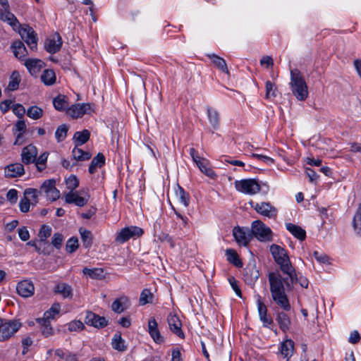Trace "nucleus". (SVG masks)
Listing matches in <instances>:
<instances>
[{
    "label": "nucleus",
    "mask_w": 361,
    "mask_h": 361,
    "mask_svg": "<svg viewBox=\"0 0 361 361\" xmlns=\"http://www.w3.org/2000/svg\"><path fill=\"white\" fill-rule=\"evenodd\" d=\"M270 252L274 261L280 266L281 271L286 275L283 277L286 288H290L295 281L297 280L295 270L292 266L289 257L285 249L281 246L273 244L270 246Z\"/></svg>",
    "instance_id": "f257e3e1"
},
{
    "label": "nucleus",
    "mask_w": 361,
    "mask_h": 361,
    "mask_svg": "<svg viewBox=\"0 0 361 361\" xmlns=\"http://www.w3.org/2000/svg\"><path fill=\"white\" fill-rule=\"evenodd\" d=\"M270 292L273 300L286 312L290 310L291 306L285 292L286 284L279 273L271 272L268 276Z\"/></svg>",
    "instance_id": "f03ea898"
},
{
    "label": "nucleus",
    "mask_w": 361,
    "mask_h": 361,
    "mask_svg": "<svg viewBox=\"0 0 361 361\" xmlns=\"http://www.w3.org/2000/svg\"><path fill=\"white\" fill-rule=\"evenodd\" d=\"M290 87L293 95L299 101H305L308 97L307 85L298 69L290 71Z\"/></svg>",
    "instance_id": "7ed1b4c3"
},
{
    "label": "nucleus",
    "mask_w": 361,
    "mask_h": 361,
    "mask_svg": "<svg viewBox=\"0 0 361 361\" xmlns=\"http://www.w3.org/2000/svg\"><path fill=\"white\" fill-rule=\"evenodd\" d=\"M251 231L252 238L255 236L259 241L269 242L272 240L271 228L260 220H256L252 223Z\"/></svg>",
    "instance_id": "20e7f679"
},
{
    "label": "nucleus",
    "mask_w": 361,
    "mask_h": 361,
    "mask_svg": "<svg viewBox=\"0 0 361 361\" xmlns=\"http://www.w3.org/2000/svg\"><path fill=\"white\" fill-rule=\"evenodd\" d=\"M20 326V322L17 320L0 319V341L8 340L18 331Z\"/></svg>",
    "instance_id": "39448f33"
},
{
    "label": "nucleus",
    "mask_w": 361,
    "mask_h": 361,
    "mask_svg": "<svg viewBox=\"0 0 361 361\" xmlns=\"http://www.w3.org/2000/svg\"><path fill=\"white\" fill-rule=\"evenodd\" d=\"M235 187L238 191L250 195H255L261 190L260 185L255 179L235 180Z\"/></svg>",
    "instance_id": "423d86ee"
},
{
    "label": "nucleus",
    "mask_w": 361,
    "mask_h": 361,
    "mask_svg": "<svg viewBox=\"0 0 361 361\" xmlns=\"http://www.w3.org/2000/svg\"><path fill=\"white\" fill-rule=\"evenodd\" d=\"M0 20L8 23L13 29L19 25L16 17L11 12L8 0H0Z\"/></svg>",
    "instance_id": "0eeeda50"
},
{
    "label": "nucleus",
    "mask_w": 361,
    "mask_h": 361,
    "mask_svg": "<svg viewBox=\"0 0 361 361\" xmlns=\"http://www.w3.org/2000/svg\"><path fill=\"white\" fill-rule=\"evenodd\" d=\"M233 235L237 243L243 246L248 245L252 239L251 229L247 227H234L233 229Z\"/></svg>",
    "instance_id": "6e6552de"
},
{
    "label": "nucleus",
    "mask_w": 361,
    "mask_h": 361,
    "mask_svg": "<svg viewBox=\"0 0 361 361\" xmlns=\"http://www.w3.org/2000/svg\"><path fill=\"white\" fill-rule=\"evenodd\" d=\"M144 233L143 230L137 226L125 227L118 233L116 240L120 243H125L133 237H140Z\"/></svg>",
    "instance_id": "1a4fd4ad"
},
{
    "label": "nucleus",
    "mask_w": 361,
    "mask_h": 361,
    "mask_svg": "<svg viewBox=\"0 0 361 361\" xmlns=\"http://www.w3.org/2000/svg\"><path fill=\"white\" fill-rule=\"evenodd\" d=\"M249 204L259 214L268 218H276L277 215V209L269 202L254 203L250 201Z\"/></svg>",
    "instance_id": "9d476101"
},
{
    "label": "nucleus",
    "mask_w": 361,
    "mask_h": 361,
    "mask_svg": "<svg viewBox=\"0 0 361 361\" xmlns=\"http://www.w3.org/2000/svg\"><path fill=\"white\" fill-rule=\"evenodd\" d=\"M92 108L89 103L76 104L67 109L66 113L73 118H78L92 112Z\"/></svg>",
    "instance_id": "9b49d317"
},
{
    "label": "nucleus",
    "mask_w": 361,
    "mask_h": 361,
    "mask_svg": "<svg viewBox=\"0 0 361 361\" xmlns=\"http://www.w3.org/2000/svg\"><path fill=\"white\" fill-rule=\"evenodd\" d=\"M22 39L26 42L31 50H35L37 46V39L33 29L29 26L19 30Z\"/></svg>",
    "instance_id": "f8f14e48"
},
{
    "label": "nucleus",
    "mask_w": 361,
    "mask_h": 361,
    "mask_svg": "<svg viewBox=\"0 0 361 361\" xmlns=\"http://www.w3.org/2000/svg\"><path fill=\"white\" fill-rule=\"evenodd\" d=\"M62 44L63 40L60 35L59 33H54L47 39L44 47L47 52L54 54L60 50Z\"/></svg>",
    "instance_id": "ddd939ff"
},
{
    "label": "nucleus",
    "mask_w": 361,
    "mask_h": 361,
    "mask_svg": "<svg viewBox=\"0 0 361 361\" xmlns=\"http://www.w3.org/2000/svg\"><path fill=\"white\" fill-rule=\"evenodd\" d=\"M25 174V169L20 163H13L4 168V176L8 178L20 177Z\"/></svg>",
    "instance_id": "4468645a"
},
{
    "label": "nucleus",
    "mask_w": 361,
    "mask_h": 361,
    "mask_svg": "<svg viewBox=\"0 0 361 361\" xmlns=\"http://www.w3.org/2000/svg\"><path fill=\"white\" fill-rule=\"evenodd\" d=\"M18 293L23 298H30L34 295L35 287L30 280L20 281L16 286Z\"/></svg>",
    "instance_id": "2eb2a0df"
},
{
    "label": "nucleus",
    "mask_w": 361,
    "mask_h": 361,
    "mask_svg": "<svg viewBox=\"0 0 361 361\" xmlns=\"http://www.w3.org/2000/svg\"><path fill=\"white\" fill-rule=\"evenodd\" d=\"M114 312L121 314L131 307V302L128 296L121 295L114 299Z\"/></svg>",
    "instance_id": "dca6fc26"
},
{
    "label": "nucleus",
    "mask_w": 361,
    "mask_h": 361,
    "mask_svg": "<svg viewBox=\"0 0 361 361\" xmlns=\"http://www.w3.org/2000/svg\"><path fill=\"white\" fill-rule=\"evenodd\" d=\"M37 149L35 146L29 145L25 147L21 152V159L23 164H30L35 161Z\"/></svg>",
    "instance_id": "f3484780"
},
{
    "label": "nucleus",
    "mask_w": 361,
    "mask_h": 361,
    "mask_svg": "<svg viewBox=\"0 0 361 361\" xmlns=\"http://www.w3.org/2000/svg\"><path fill=\"white\" fill-rule=\"evenodd\" d=\"M167 321L171 331L178 337L183 338L184 333L181 329L182 324L178 317L176 314H170L168 316Z\"/></svg>",
    "instance_id": "a211bd4d"
},
{
    "label": "nucleus",
    "mask_w": 361,
    "mask_h": 361,
    "mask_svg": "<svg viewBox=\"0 0 361 361\" xmlns=\"http://www.w3.org/2000/svg\"><path fill=\"white\" fill-rule=\"evenodd\" d=\"M85 322L87 325L96 328H102L107 324V322L104 317H100L92 312H87Z\"/></svg>",
    "instance_id": "6ab92c4d"
},
{
    "label": "nucleus",
    "mask_w": 361,
    "mask_h": 361,
    "mask_svg": "<svg viewBox=\"0 0 361 361\" xmlns=\"http://www.w3.org/2000/svg\"><path fill=\"white\" fill-rule=\"evenodd\" d=\"M148 332L155 343L164 342V338L159 332L158 324L154 317H151L148 320Z\"/></svg>",
    "instance_id": "aec40b11"
},
{
    "label": "nucleus",
    "mask_w": 361,
    "mask_h": 361,
    "mask_svg": "<svg viewBox=\"0 0 361 361\" xmlns=\"http://www.w3.org/2000/svg\"><path fill=\"white\" fill-rule=\"evenodd\" d=\"M32 75L36 76L44 66V62L37 59H26L24 63Z\"/></svg>",
    "instance_id": "412c9836"
},
{
    "label": "nucleus",
    "mask_w": 361,
    "mask_h": 361,
    "mask_svg": "<svg viewBox=\"0 0 361 361\" xmlns=\"http://www.w3.org/2000/svg\"><path fill=\"white\" fill-rule=\"evenodd\" d=\"M257 309L260 320L263 322L264 326L269 327V325L273 324V320L270 317H268L267 308L260 298L257 300Z\"/></svg>",
    "instance_id": "4be33fe9"
},
{
    "label": "nucleus",
    "mask_w": 361,
    "mask_h": 361,
    "mask_svg": "<svg viewBox=\"0 0 361 361\" xmlns=\"http://www.w3.org/2000/svg\"><path fill=\"white\" fill-rule=\"evenodd\" d=\"M54 292L61 295L63 298H72L73 295L72 287L64 282H61L56 285Z\"/></svg>",
    "instance_id": "5701e85b"
},
{
    "label": "nucleus",
    "mask_w": 361,
    "mask_h": 361,
    "mask_svg": "<svg viewBox=\"0 0 361 361\" xmlns=\"http://www.w3.org/2000/svg\"><path fill=\"white\" fill-rule=\"evenodd\" d=\"M65 201L68 204L74 203L78 207H82L87 202V200L79 196L77 192L72 191H70L65 195Z\"/></svg>",
    "instance_id": "b1692460"
},
{
    "label": "nucleus",
    "mask_w": 361,
    "mask_h": 361,
    "mask_svg": "<svg viewBox=\"0 0 361 361\" xmlns=\"http://www.w3.org/2000/svg\"><path fill=\"white\" fill-rule=\"evenodd\" d=\"M276 321L277 322L279 328L282 331L286 332L290 329L291 322L289 317L286 312H277Z\"/></svg>",
    "instance_id": "393cba45"
},
{
    "label": "nucleus",
    "mask_w": 361,
    "mask_h": 361,
    "mask_svg": "<svg viewBox=\"0 0 361 361\" xmlns=\"http://www.w3.org/2000/svg\"><path fill=\"white\" fill-rule=\"evenodd\" d=\"M11 49H13L14 56L20 60L24 59L27 54V51L24 44L19 40L15 41L12 43Z\"/></svg>",
    "instance_id": "a878e982"
},
{
    "label": "nucleus",
    "mask_w": 361,
    "mask_h": 361,
    "mask_svg": "<svg viewBox=\"0 0 361 361\" xmlns=\"http://www.w3.org/2000/svg\"><path fill=\"white\" fill-rule=\"evenodd\" d=\"M286 229L300 240H304L306 238V232L300 226L291 223L286 224Z\"/></svg>",
    "instance_id": "bb28decb"
},
{
    "label": "nucleus",
    "mask_w": 361,
    "mask_h": 361,
    "mask_svg": "<svg viewBox=\"0 0 361 361\" xmlns=\"http://www.w3.org/2000/svg\"><path fill=\"white\" fill-rule=\"evenodd\" d=\"M207 56L212 60L214 65L218 69H219L223 73H226L227 75L230 74L228 67H227L226 62L223 58H221L214 54H207Z\"/></svg>",
    "instance_id": "cd10ccee"
},
{
    "label": "nucleus",
    "mask_w": 361,
    "mask_h": 361,
    "mask_svg": "<svg viewBox=\"0 0 361 361\" xmlns=\"http://www.w3.org/2000/svg\"><path fill=\"white\" fill-rule=\"evenodd\" d=\"M105 164V157L103 154L98 153L96 157H94L91 164L89 166V172L91 174H93L96 172L98 168H101Z\"/></svg>",
    "instance_id": "c85d7f7f"
},
{
    "label": "nucleus",
    "mask_w": 361,
    "mask_h": 361,
    "mask_svg": "<svg viewBox=\"0 0 361 361\" xmlns=\"http://www.w3.org/2000/svg\"><path fill=\"white\" fill-rule=\"evenodd\" d=\"M54 108L59 111L67 110L68 106V98L65 95L59 94L53 99Z\"/></svg>",
    "instance_id": "c756f323"
},
{
    "label": "nucleus",
    "mask_w": 361,
    "mask_h": 361,
    "mask_svg": "<svg viewBox=\"0 0 361 361\" xmlns=\"http://www.w3.org/2000/svg\"><path fill=\"white\" fill-rule=\"evenodd\" d=\"M259 276L258 270L254 266H247L245 269V280L248 283H252L257 280Z\"/></svg>",
    "instance_id": "7c9ffc66"
},
{
    "label": "nucleus",
    "mask_w": 361,
    "mask_h": 361,
    "mask_svg": "<svg viewBox=\"0 0 361 361\" xmlns=\"http://www.w3.org/2000/svg\"><path fill=\"white\" fill-rule=\"evenodd\" d=\"M294 349V343L291 340H286L281 345L280 353L283 358H288L291 356Z\"/></svg>",
    "instance_id": "2f4dec72"
},
{
    "label": "nucleus",
    "mask_w": 361,
    "mask_h": 361,
    "mask_svg": "<svg viewBox=\"0 0 361 361\" xmlns=\"http://www.w3.org/2000/svg\"><path fill=\"white\" fill-rule=\"evenodd\" d=\"M82 273L92 279H101L105 276L104 271L101 268L89 269L85 267L82 269Z\"/></svg>",
    "instance_id": "473e14b6"
},
{
    "label": "nucleus",
    "mask_w": 361,
    "mask_h": 361,
    "mask_svg": "<svg viewBox=\"0 0 361 361\" xmlns=\"http://www.w3.org/2000/svg\"><path fill=\"white\" fill-rule=\"evenodd\" d=\"M56 74L51 69H46L41 75V80L45 85H52L56 82Z\"/></svg>",
    "instance_id": "72a5a7b5"
},
{
    "label": "nucleus",
    "mask_w": 361,
    "mask_h": 361,
    "mask_svg": "<svg viewBox=\"0 0 361 361\" xmlns=\"http://www.w3.org/2000/svg\"><path fill=\"white\" fill-rule=\"evenodd\" d=\"M90 133L87 130H83L82 131H78L75 133L73 140L76 147L85 144L90 139Z\"/></svg>",
    "instance_id": "f704fd0d"
},
{
    "label": "nucleus",
    "mask_w": 361,
    "mask_h": 361,
    "mask_svg": "<svg viewBox=\"0 0 361 361\" xmlns=\"http://www.w3.org/2000/svg\"><path fill=\"white\" fill-rule=\"evenodd\" d=\"M226 255L227 257V260L230 263H232L237 267H241L243 266V262L239 259L238 255L235 250L227 249L226 250Z\"/></svg>",
    "instance_id": "c9c22d12"
},
{
    "label": "nucleus",
    "mask_w": 361,
    "mask_h": 361,
    "mask_svg": "<svg viewBox=\"0 0 361 361\" xmlns=\"http://www.w3.org/2000/svg\"><path fill=\"white\" fill-rule=\"evenodd\" d=\"M72 155L75 161H85L91 158V154L90 152H84L76 146L72 150Z\"/></svg>",
    "instance_id": "e433bc0d"
},
{
    "label": "nucleus",
    "mask_w": 361,
    "mask_h": 361,
    "mask_svg": "<svg viewBox=\"0 0 361 361\" xmlns=\"http://www.w3.org/2000/svg\"><path fill=\"white\" fill-rule=\"evenodd\" d=\"M176 195L177 198H178L180 202L182 203L185 207H187L189 205V195L179 185H177V189L176 190Z\"/></svg>",
    "instance_id": "4c0bfd02"
},
{
    "label": "nucleus",
    "mask_w": 361,
    "mask_h": 361,
    "mask_svg": "<svg viewBox=\"0 0 361 361\" xmlns=\"http://www.w3.org/2000/svg\"><path fill=\"white\" fill-rule=\"evenodd\" d=\"M200 170L204 173L205 175L210 178H214L216 176L214 171L207 166V161L204 159H198V161L196 162Z\"/></svg>",
    "instance_id": "58836bf2"
},
{
    "label": "nucleus",
    "mask_w": 361,
    "mask_h": 361,
    "mask_svg": "<svg viewBox=\"0 0 361 361\" xmlns=\"http://www.w3.org/2000/svg\"><path fill=\"white\" fill-rule=\"evenodd\" d=\"M207 111L209 122L214 129H217L219 125V117L218 111L212 109L211 107H207Z\"/></svg>",
    "instance_id": "ea45409f"
},
{
    "label": "nucleus",
    "mask_w": 361,
    "mask_h": 361,
    "mask_svg": "<svg viewBox=\"0 0 361 361\" xmlns=\"http://www.w3.org/2000/svg\"><path fill=\"white\" fill-rule=\"evenodd\" d=\"M43 114V109L37 106H32L27 110V116L33 120L39 119L42 117Z\"/></svg>",
    "instance_id": "a19ab883"
},
{
    "label": "nucleus",
    "mask_w": 361,
    "mask_h": 361,
    "mask_svg": "<svg viewBox=\"0 0 361 361\" xmlns=\"http://www.w3.org/2000/svg\"><path fill=\"white\" fill-rule=\"evenodd\" d=\"M353 226L355 231L358 235H361V203L359 204L358 208L354 215Z\"/></svg>",
    "instance_id": "79ce46f5"
},
{
    "label": "nucleus",
    "mask_w": 361,
    "mask_h": 361,
    "mask_svg": "<svg viewBox=\"0 0 361 361\" xmlns=\"http://www.w3.org/2000/svg\"><path fill=\"white\" fill-rule=\"evenodd\" d=\"M37 322L41 325L42 333L46 337L51 336L53 334V329L50 325L49 321L39 318Z\"/></svg>",
    "instance_id": "37998d69"
},
{
    "label": "nucleus",
    "mask_w": 361,
    "mask_h": 361,
    "mask_svg": "<svg viewBox=\"0 0 361 361\" xmlns=\"http://www.w3.org/2000/svg\"><path fill=\"white\" fill-rule=\"evenodd\" d=\"M128 349V345L126 344L124 339L121 338V333L114 335V350L119 352H125Z\"/></svg>",
    "instance_id": "c03bdc74"
},
{
    "label": "nucleus",
    "mask_w": 361,
    "mask_h": 361,
    "mask_svg": "<svg viewBox=\"0 0 361 361\" xmlns=\"http://www.w3.org/2000/svg\"><path fill=\"white\" fill-rule=\"evenodd\" d=\"M61 310V306L59 303H54L49 310L44 313V316L42 319L50 321L57 315Z\"/></svg>",
    "instance_id": "a18cd8bd"
},
{
    "label": "nucleus",
    "mask_w": 361,
    "mask_h": 361,
    "mask_svg": "<svg viewBox=\"0 0 361 361\" xmlns=\"http://www.w3.org/2000/svg\"><path fill=\"white\" fill-rule=\"evenodd\" d=\"M51 228L47 225H43L39 232L38 236L40 239L41 243L43 244H48L47 238L51 235Z\"/></svg>",
    "instance_id": "49530a36"
},
{
    "label": "nucleus",
    "mask_w": 361,
    "mask_h": 361,
    "mask_svg": "<svg viewBox=\"0 0 361 361\" xmlns=\"http://www.w3.org/2000/svg\"><path fill=\"white\" fill-rule=\"evenodd\" d=\"M80 233L83 243V245L85 247H90L92 243V235L91 232L81 228H80Z\"/></svg>",
    "instance_id": "de8ad7c7"
},
{
    "label": "nucleus",
    "mask_w": 361,
    "mask_h": 361,
    "mask_svg": "<svg viewBox=\"0 0 361 361\" xmlns=\"http://www.w3.org/2000/svg\"><path fill=\"white\" fill-rule=\"evenodd\" d=\"M153 294L149 289H144L140 294L139 302L140 305H145L152 302Z\"/></svg>",
    "instance_id": "09e8293b"
},
{
    "label": "nucleus",
    "mask_w": 361,
    "mask_h": 361,
    "mask_svg": "<svg viewBox=\"0 0 361 361\" xmlns=\"http://www.w3.org/2000/svg\"><path fill=\"white\" fill-rule=\"evenodd\" d=\"M68 130V128L66 124H62L57 128L55 137L58 142H61L66 139Z\"/></svg>",
    "instance_id": "8fccbe9b"
},
{
    "label": "nucleus",
    "mask_w": 361,
    "mask_h": 361,
    "mask_svg": "<svg viewBox=\"0 0 361 361\" xmlns=\"http://www.w3.org/2000/svg\"><path fill=\"white\" fill-rule=\"evenodd\" d=\"M56 184V181L54 179H49L45 180L41 185L39 193L40 195H45L52 188L53 185Z\"/></svg>",
    "instance_id": "3c124183"
},
{
    "label": "nucleus",
    "mask_w": 361,
    "mask_h": 361,
    "mask_svg": "<svg viewBox=\"0 0 361 361\" xmlns=\"http://www.w3.org/2000/svg\"><path fill=\"white\" fill-rule=\"evenodd\" d=\"M24 195L25 197L30 198L32 201V204H36L38 202L37 197L39 195V190L35 188H27L25 190Z\"/></svg>",
    "instance_id": "603ef678"
},
{
    "label": "nucleus",
    "mask_w": 361,
    "mask_h": 361,
    "mask_svg": "<svg viewBox=\"0 0 361 361\" xmlns=\"http://www.w3.org/2000/svg\"><path fill=\"white\" fill-rule=\"evenodd\" d=\"M276 88L275 87V85L271 82V81L268 80L266 82V94L265 98L266 99H270L271 97H276Z\"/></svg>",
    "instance_id": "864d4df0"
},
{
    "label": "nucleus",
    "mask_w": 361,
    "mask_h": 361,
    "mask_svg": "<svg viewBox=\"0 0 361 361\" xmlns=\"http://www.w3.org/2000/svg\"><path fill=\"white\" fill-rule=\"evenodd\" d=\"M78 247V240L76 238H70L66 245V251L69 253L74 252Z\"/></svg>",
    "instance_id": "5fc2aeb1"
},
{
    "label": "nucleus",
    "mask_w": 361,
    "mask_h": 361,
    "mask_svg": "<svg viewBox=\"0 0 361 361\" xmlns=\"http://www.w3.org/2000/svg\"><path fill=\"white\" fill-rule=\"evenodd\" d=\"M66 183L68 189L72 192H73V190L79 185V181L75 176H71L69 178H68L66 180Z\"/></svg>",
    "instance_id": "6e6d98bb"
},
{
    "label": "nucleus",
    "mask_w": 361,
    "mask_h": 361,
    "mask_svg": "<svg viewBox=\"0 0 361 361\" xmlns=\"http://www.w3.org/2000/svg\"><path fill=\"white\" fill-rule=\"evenodd\" d=\"M47 199L49 201L54 202L58 200L60 197V192L56 189L55 185H53L52 188L44 195Z\"/></svg>",
    "instance_id": "4d7b16f0"
},
{
    "label": "nucleus",
    "mask_w": 361,
    "mask_h": 361,
    "mask_svg": "<svg viewBox=\"0 0 361 361\" xmlns=\"http://www.w3.org/2000/svg\"><path fill=\"white\" fill-rule=\"evenodd\" d=\"M13 114L19 118H22L25 112L27 113L25 107L20 104H16L12 106Z\"/></svg>",
    "instance_id": "13d9d810"
},
{
    "label": "nucleus",
    "mask_w": 361,
    "mask_h": 361,
    "mask_svg": "<svg viewBox=\"0 0 361 361\" xmlns=\"http://www.w3.org/2000/svg\"><path fill=\"white\" fill-rule=\"evenodd\" d=\"M67 326L69 331H78L84 328V324L79 320L72 321Z\"/></svg>",
    "instance_id": "bf43d9fd"
},
{
    "label": "nucleus",
    "mask_w": 361,
    "mask_h": 361,
    "mask_svg": "<svg viewBox=\"0 0 361 361\" xmlns=\"http://www.w3.org/2000/svg\"><path fill=\"white\" fill-rule=\"evenodd\" d=\"M63 239L64 238L62 234L59 233H55L53 235L51 243L56 249H60L62 245Z\"/></svg>",
    "instance_id": "052dcab7"
},
{
    "label": "nucleus",
    "mask_w": 361,
    "mask_h": 361,
    "mask_svg": "<svg viewBox=\"0 0 361 361\" xmlns=\"http://www.w3.org/2000/svg\"><path fill=\"white\" fill-rule=\"evenodd\" d=\"M32 202H30V200L25 197L23 199H22L19 204L20 209L22 212H27L30 209V207Z\"/></svg>",
    "instance_id": "680f3d73"
},
{
    "label": "nucleus",
    "mask_w": 361,
    "mask_h": 361,
    "mask_svg": "<svg viewBox=\"0 0 361 361\" xmlns=\"http://www.w3.org/2000/svg\"><path fill=\"white\" fill-rule=\"evenodd\" d=\"M117 323L122 327L128 328L131 325V318L129 315L121 317L117 320Z\"/></svg>",
    "instance_id": "e2e57ef3"
},
{
    "label": "nucleus",
    "mask_w": 361,
    "mask_h": 361,
    "mask_svg": "<svg viewBox=\"0 0 361 361\" xmlns=\"http://www.w3.org/2000/svg\"><path fill=\"white\" fill-rule=\"evenodd\" d=\"M313 255L315 259L320 263L326 264L329 263V257L324 253H320L318 251H314Z\"/></svg>",
    "instance_id": "0e129e2a"
},
{
    "label": "nucleus",
    "mask_w": 361,
    "mask_h": 361,
    "mask_svg": "<svg viewBox=\"0 0 361 361\" xmlns=\"http://www.w3.org/2000/svg\"><path fill=\"white\" fill-rule=\"evenodd\" d=\"M6 199L11 203H16L18 200V191L16 189H11L6 194Z\"/></svg>",
    "instance_id": "69168bd1"
},
{
    "label": "nucleus",
    "mask_w": 361,
    "mask_h": 361,
    "mask_svg": "<svg viewBox=\"0 0 361 361\" xmlns=\"http://www.w3.org/2000/svg\"><path fill=\"white\" fill-rule=\"evenodd\" d=\"M14 73L12 75L11 80L8 85V89L10 91H14L19 87L20 80L17 77H13Z\"/></svg>",
    "instance_id": "338daca9"
},
{
    "label": "nucleus",
    "mask_w": 361,
    "mask_h": 361,
    "mask_svg": "<svg viewBox=\"0 0 361 361\" xmlns=\"http://www.w3.org/2000/svg\"><path fill=\"white\" fill-rule=\"evenodd\" d=\"M19 238L23 241H27L30 238V233L26 227L20 228L18 231Z\"/></svg>",
    "instance_id": "774afa93"
}]
</instances>
